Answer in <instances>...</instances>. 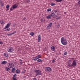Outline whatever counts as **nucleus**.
Segmentation results:
<instances>
[{
  "instance_id": "obj_40",
  "label": "nucleus",
  "mask_w": 80,
  "mask_h": 80,
  "mask_svg": "<svg viewBox=\"0 0 80 80\" xmlns=\"http://www.w3.org/2000/svg\"><path fill=\"white\" fill-rule=\"evenodd\" d=\"M20 64H21V65H22V63H23V62H22L21 61L20 62Z\"/></svg>"
},
{
  "instance_id": "obj_15",
  "label": "nucleus",
  "mask_w": 80,
  "mask_h": 80,
  "mask_svg": "<svg viewBox=\"0 0 80 80\" xmlns=\"http://www.w3.org/2000/svg\"><path fill=\"white\" fill-rule=\"evenodd\" d=\"M51 49L52 51H54V52H55V48L54 46H52L51 47Z\"/></svg>"
},
{
  "instance_id": "obj_20",
  "label": "nucleus",
  "mask_w": 80,
  "mask_h": 80,
  "mask_svg": "<svg viewBox=\"0 0 80 80\" xmlns=\"http://www.w3.org/2000/svg\"><path fill=\"white\" fill-rule=\"evenodd\" d=\"M0 22L1 24H2V25H4V22L3 20H0Z\"/></svg>"
},
{
  "instance_id": "obj_43",
  "label": "nucleus",
  "mask_w": 80,
  "mask_h": 80,
  "mask_svg": "<svg viewBox=\"0 0 80 80\" xmlns=\"http://www.w3.org/2000/svg\"><path fill=\"white\" fill-rule=\"evenodd\" d=\"M19 61L20 62H22V60H21V59H19Z\"/></svg>"
},
{
  "instance_id": "obj_8",
  "label": "nucleus",
  "mask_w": 80,
  "mask_h": 80,
  "mask_svg": "<svg viewBox=\"0 0 80 80\" xmlns=\"http://www.w3.org/2000/svg\"><path fill=\"white\" fill-rule=\"evenodd\" d=\"M44 70L46 72H51L52 70V68L49 67L45 68Z\"/></svg>"
},
{
  "instance_id": "obj_27",
  "label": "nucleus",
  "mask_w": 80,
  "mask_h": 80,
  "mask_svg": "<svg viewBox=\"0 0 80 80\" xmlns=\"http://www.w3.org/2000/svg\"><path fill=\"white\" fill-rule=\"evenodd\" d=\"M10 28H8L5 31H10Z\"/></svg>"
},
{
  "instance_id": "obj_37",
  "label": "nucleus",
  "mask_w": 80,
  "mask_h": 80,
  "mask_svg": "<svg viewBox=\"0 0 80 80\" xmlns=\"http://www.w3.org/2000/svg\"><path fill=\"white\" fill-rule=\"evenodd\" d=\"M54 62H55V60L53 59L52 61V63H54Z\"/></svg>"
},
{
  "instance_id": "obj_18",
  "label": "nucleus",
  "mask_w": 80,
  "mask_h": 80,
  "mask_svg": "<svg viewBox=\"0 0 80 80\" xmlns=\"http://www.w3.org/2000/svg\"><path fill=\"white\" fill-rule=\"evenodd\" d=\"M9 7H10V6H9V5H8L6 6V8H7L6 10L7 11H8V10H9Z\"/></svg>"
},
{
  "instance_id": "obj_28",
  "label": "nucleus",
  "mask_w": 80,
  "mask_h": 80,
  "mask_svg": "<svg viewBox=\"0 0 80 80\" xmlns=\"http://www.w3.org/2000/svg\"><path fill=\"white\" fill-rule=\"evenodd\" d=\"M78 6H79L78 7H80V1H79L78 2Z\"/></svg>"
},
{
  "instance_id": "obj_7",
  "label": "nucleus",
  "mask_w": 80,
  "mask_h": 80,
  "mask_svg": "<svg viewBox=\"0 0 80 80\" xmlns=\"http://www.w3.org/2000/svg\"><path fill=\"white\" fill-rule=\"evenodd\" d=\"M8 67L10 68H12L14 67V64L12 63H10L8 64Z\"/></svg>"
},
{
  "instance_id": "obj_33",
  "label": "nucleus",
  "mask_w": 80,
  "mask_h": 80,
  "mask_svg": "<svg viewBox=\"0 0 80 80\" xmlns=\"http://www.w3.org/2000/svg\"><path fill=\"white\" fill-rule=\"evenodd\" d=\"M26 3H30V0H27L26 1Z\"/></svg>"
},
{
  "instance_id": "obj_21",
  "label": "nucleus",
  "mask_w": 80,
  "mask_h": 80,
  "mask_svg": "<svg viewBox=\"0 0 80 80\" xmlns=\"http://www.w3.org/2000/svg\"><path fill=\"white\" fill-rule=\"evenodd\" d=\"M37 62H43V61L41 60L40 59H39L37 60Z\"/></svg>"
},
{
  "instance_id": "obj_42",
  "label": "nucleus",
  "mask_w": 80,
  "mask_h": 80,
  "mask_svg": "<svg viewBox=\"0 0 80 80\" xmlns=\"http://www.w3.org/2000/svg\"><path fill=\"white\" fill-rule=\"evenodd\" d=\"M33 80H37V79H36V78H35L33 79Z\"/></svg>"
},
{
  "instance_id": "obj_23",
  "label": "nucleus",
  "mask_w": 80,
  "mask_h": 80,
  "mask_svg": "<svg viewBox=\"0 0 80 80\" xmlns=\"http://www.w3.org/2000/svg\"><path fill=\"white\" fill-rule=\"evenodd\" d=\"M15 70H16V69L15 68H12V72L13 73V71H15Z\"/></svg>"
},
{
  "instance_id": "obj_1",
  "label": "nucleus",
  "mask_w": 80,
  "mask_h": 80,
  "mask_svg": "<svg viewBox=\"0 0 80 80\" xmlns=\"http://www.w3.org/2000/svg\"><path fill=\"white\" fill-rule=\"evenodd\" d=\"M61 43L63 45H66L67 44V40L66 39H65L63 37H62L61 39Z\"/></svg>"
},
{
  "instance_id": "obj_19",
  "label": "nucleus",
  "mask_w": 80,
  "mask_h": 80,
  "mask_svg": "<svg viewBox=\"0 0 80 80\" xmlns=\"http://www.w3.org/2000/svg\"><path fill=\"white\" fill-rule=\"evenodd\" d=\"M52 11V9L51 8H48L47 10V12L48 13V12H50Z\"/></svg>"
},
{
  "instance_id": "obj_9",
  "label": "nucleus",
  "mask_w": 80,
  "mask_h": 80,
  "mask_svg": "<svg viewBox=\"0 0 80 80\" xmlns=\"http://www.w3.org/2000/svg\"><path fill=\"white\" fill-rule=\"evenodd\" d=\"M51 13H53L52 14V17L54 18L57 17L58 15V12L57 11H55L54 13V12H52Z\"/></svg>"
},
{
  "instance_id": "obj_32",
  "label": "nucleus",
  "mask_w": 80,
  "mask_h": 80,
  "mask_svg": "<svg viewBox=\"0 0 80 80\" xmlns=\"http://www.w3.org/2000/svg\"><path fill=\"white\" fill-rule=\"evenodd\" d=\"M57 27H58V28H59V27H60V24H57Z\"/></svg>"
},
{
  "instance_id": "obj_22",
  "label": "nucleus",
  "mask_w": 80,
  "mask_h": 80,
  "mask_svg": "<svg viewBox=\"0 0 80 80\" xmlns=\"http://www.w3.org/2000/svg\"><path fill=\"white\" fill-rule=\"evenodd\" d=\"M16 73H20V70L18 69H17L16 70Z\"/></svg>"
},
{
  "instance_id": "obj_26",
  "label": "nucleus",
  "mask_w": 80,
  "mask_h": 80,
  "mask_svg": "<svg viewBox=\"0 0 80 80\" xmlns=\"http://www.w3.org/2000/svg\"><path fill=\"white\" fill-rule=\"evenodd\" d=\"M30 35L31 36H33L34 35V33L33 32H31L30 33Z\"/></svg>"
},
{
  "instance_id": "obj_10",
  "label": "nucleus",
  "mask_w": 80,
  "mask_h": 80,
  "mask_svg": "<svg viewBox=\"0 0 80 80\" xmlns=\"http://www.w3.org/2000/svg\"><path fill=\"white\" fill-rule=\"evenodd\" d=\"M53 13H51V14L48 15L46 16V18L47 19H51V17H53Z\"/></svg>"
},
{
  "instance_id": "obj_29",
  "label": "nucleus",
  "mask_w": 80,
  "mask_h": 80,
  "mask_svg": "<svg viewBox=\"0 0 80 80\" xmlns=\"http://www.w3.org/2000/svg\"><path fill=\"white\" fill-rule=\"evenodd\" d=\"M55 3H51V6H54V5H55Z\"/></svg>"
},
{
  "instance_id": "obj_3",
  "label": "nucleus",
  "mask_w": 80,
  "mask_h": 80,
  "mask_svg": "<svg viewBox=\"0 0 80 80\" xmlns=\"http://www.w3.org/2000/svg\"><path fill=\"white\" fill-rule=\"evenodd\" d=\"M18 5L16 4H15L13 5H12L10 8V11L11 12L13 11V9H12V8H13V9H15L17 8L18 7Z\"/></svg>"
},
{
  "instance_id": "obj_36",
  "label": "nucleus",
  "mask_w": 80,
  "mask_h": 80,
  "mask_svg": "<svg viewBox=\"0 0 80 80\" xmlns=\"http://www.w3.org/2000/svg\"><path fill=\"white\" fill-rule=\"evenodd\" d=\"M64 54L65 55H67V52H65L64 53Z\"/></svg>"
},
{
  "instance_id": "obj_45",
  "label": "nucleus",
  "mask_w": 80,
  "mask_h": 80,
  "mask_svg": "<svg viewBox=\"0 0 80 80\" xmlns=\"http://www.w3.org/2000/svg\"><path fill=\"white\" fill-rule=\"evenodd\" d=\"M34 59H35V58H34Z\"/></svg>"
},
{
  "instance_id": "obj_16",
  "label": "nucleus",
  "mask_w": 80,
  "mask_h": 80,
  "mask_svg": "<svg viewBox=\"0 0 80 80\" xmlns=\"http://www.w3.org/2000/svg\"><path fill=\"white\" fill-rule=\"evenodd\" d=\"M17 32L14 31V32L11 33H8L7 34V35H8V36H10V35H13V34H15V33H16Z\"/></svg>"
},
{
  "instance_id": "obj_6",
  "label": "nucleus",
  "mask_w": 80,
  "mask_h": 80,
  "mask_svg": "<svg viewBox=\"0 0 80 80\" xmlns=\"http://www.w3.org/2000/svg\"><path fill=\"white\" fill-rule=\"evenodd\" d=\"M7 51L8 52L11 53L13 51V48L12 47H9L8 48Z\"/></svg>"
},
{
  "instance_id": "obj_13",
  "label": "nucleus",
  "mask_w": 80,
  "mask_h": 80,
  "mask_svg": "<svg viewBox=\"0 0 80 80\" xmlns=\"http://www.w3.org/2000/svg\"><path fill=\"white\" fill-rule=\"evenodd\" d=\"M38 42H40L41 41V36L40 35L38 36Z\"/></svg>"
},
{
  "instance_id": "obj_38",
  "label": "nucleus",
  "mask_w": 80,
  "mask_h": 80,
  "mask_svg": "<svg viewBox=\"0 0 80 80\" xmlns=\"http://www.w3.org/2000/svg\"><path fill=\"white\" fill-rule=\"evenodd\" d=\"M13 77H17V74H14V75H13Z\"/></svg>"
},
{
  "instance_id": "obj_41",
  "label": "nucleus",
  "mask_w": 80,
  "mask_h": 80,
  "mask_svg": "<svg viewBox=\"0 0 80 80\" xmlns=\"http://www.w3.org/2000/svg\"><path fill=\"white\" fill-rule=\"evenodd\" d=\"M3 44V42H2L0 41V44Z\"/></svg>"
},
{
  "instance_id": "obj_39",
  "label": "nucleus",
  "mask_w": 80,
  "mask_h": 80,
  "mask_svg": "<svg viewBox=\"0 0 80 80\" xmlns=\"http://www.w3.org/2000/svg\"><path fill=\"white\" fill-rule=\"evenodd\" d=\"M26 18H23V20H26Z\"/></svg>"
},
{
  "instance_id": "obj_12",
  "label": "nucleus",
  "mask_w": 80,
  "mask_h": 80,
  "mask_svg": "<svg viewBox=\"0 0 80 80\" xmlns=\"http://www.w3.org/2000/svg\"><path fill=\"white\" fill-rule=\"evenodd\" d=\"M10 25H11V23H8L6 26L5 27L4 29H7V28H9L10 26Z\"/></svg>"
},
{
  "instance_id": "obj_31",
  "label": "nucleus",
  "mask_w": 80,
  "mask_h": 80,
  "mask_svg": "<svg viewBox=\"0 0 80 80\" xmlns=\"http://www.w3.org/2000/svg\"><path fill=\"white\" fill-rule=\"evenodd\" d=\"M1 3H2V2H1ZM1 6H2V7H3V6H4V3H1Z\"/></svg>"
},
{
  "instance_id": "obj_35",
  "label": "nucleus",
  "mask_w": 80,
  "mask_h": 80,
  "mask_svg": "<svg viewBox=\"0 0 80 80\" xmlns=\"http://www.w3.org/2000/svg\"><path fill=\"white\" fill-rule=\"evenodd\" d=\"M12 79L13 80H17V78H14V77H13L12 78Z\"/></svg>"
},
{
  "instance_id": "obj_30",
  "label": "nucleus",
  "mask_w": 80,
  "mask_h": 80,
  "mask_svg": "<svg viewBox=\"0 0 80 80\" xmlns=\"http://www.w3.org/2000/svg\"><path fill=\"white\" fill-rule=\"evenodd\" d=\"M61 16H60L59 17H58V18H57L56 19V20H58V19H60V18H61Z\"/></svg>"
},
{
  "instance_id": "obj_4",
  "label": "nucleus",
  "mask_w": 80,
  "mask_h": 80,
  "mask_svg": "<svg viewBox=\"0 0 80 80\" xmlns=\"http://www.w3.org/2000/svg\"><path fill=\"white\" fill-rule=\"evenodd\" d=\"M77 65V62H76V61L75 60H74L73 61V62L70 65L71 67H72V68H73V67H75V66Z\"/></svg>"
},
{
  "instance_id": "obj_11",
  "label": "nucleus",
  "mask_w": 80,
  "mask_h": 80,
  "mask_svg": "<svg viewBox=\"0 0 80 80\" xmlns=\"http://www.w3.org/2000/svg\"><path fill=\"white\" fill-rule=\"evenodd\" d=\"M52 23H52V22H51L48 25L47 27V30H48L49 29H50V28H51V27H52Z\"/></svg>"
},
{
  "instance_id": "obj_25",
  "label": "nucleus",
  "mask_w": 80,
  "mask_h": 80,
  "mask_svg": "<svg viewBox=\"0 0 80 80\" xmlns=\"http://www.w3.org/2000/svg\"><path fill=\"white\" fill-rule=\"evenodd\" d=\"M56 1H57V2H62L63 0H56Z\"/></svg>"
},
{
  "instance_id": "obj_14",
  "label": "nucleus",
  "mask_w": 80,
  "mask_h": 80,
  "mask_svg": "<svg viewBox=\"0 0 80 80\" xmlns=\"http://www.w3.org/2000/svg\"><path fill=\"white\" fill-rule=\"evenodd\" d=\"M7 62L5 61H3L1 63V64H2V65H5V64H7Z\"/></svg>"
},
{
  "instance_id": "obj_34",
  "label": "nucleus",
  "mask_w": 80,
  "mask_h": 80,
  "mask_svg": "<svg viewBox=\"0 0 80 80\" xmlns=\"http://www.w3.org/2000/svg\"><path fill=\"white\" fill-rule=\"evenodd\" d=\"M25 72H26V70L23 71L22 73H25Z\"/></svg>"
},
{
  "instance_id": "obj_17",
  "label": "nucleus",
  "mask_w": 80,
  "mask_h": 80,
  "mask_svg": "<svg viewBox=\"0 0 80 80\" xmlns=\"http://www.w3.org/2000/svg\"><path fill=\"white\" fill-rule=\"evenodd\" d=\"M4 55L6 58H8V54L7 53H4Z\"/></svg>"
},
{
  "instance_id": "obj_5",
  "label": "nucleus",
  "mask_w": 80,
  "mask_h": 80,
  "mask_svg": "<svg viewBox=\"0 0 80 80\" xmlns=\"http://www.w3.org/2000/svg\"><path fill=\"white\" fill-rule=\"evenodd\" d=\"M41 57V55H37L35 57H33L32 60H34V61H37V60L38 59V58H40Z\"/></svg>"
},
{
  "instance_id": "obj_44",
  "label": "nucleus",
  "mask_w": 80,
  "mask_h": 80,
  "mask_svg": "<svg viewBox=\"0 0 80 80\" xmlns=\"http://www.w3.org/2000/svg\"><path fill=\"white\" fill-rule=\"evenodd\" d=\"M66 12H64V14H66Z\"/></svg>"
},
{
  "instance_id": "obj_24",
  "label": "nucleus",
  "mask_w": 80,
  "mask_h": 80,
  "mask_svg": "<svg viewBox=\"0 0 80 80\" xmlns=\"http://www.w3.org/2000/svg\"><path fill=\"white\" fill-rule=\"evenodd\" d=\"M6 70L7 71H9L10 70V68L6 67Z\"/></svg>"
},
{
  "instance_id": "obj_2",
  "label": "nucleus",
  "mask_w": 80,
  "mask_h": 80,
  "mask_svg": "<svg viewBox=\"0 0 80 80\" xmlns=\"http://www.w3.org/2000/svg\"><path fill=\"white\" fill-rule=\"evenodd\" d=\"M35 72L36 73V77L38 76V75H42L41 74V71L39 70H35Z\"/></svg>"
}]
</instances>
